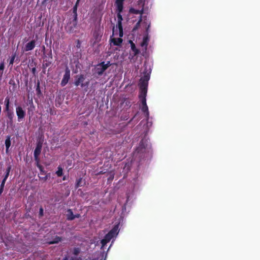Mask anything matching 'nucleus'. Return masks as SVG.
I'll return each instance as SVG.
<instances>
[{"label": "nucleus", "instance_id": "1", "mask_svg": "<svg viewBox=\"0 0 260 260\" xmlns=\"http://www.w3.org/2000/svg\"><path fill=\"white\" fill-rule=\"evenodd\" d=\"M77 17L72 16L69 18V21L65 27L66 31L70 33L74 32L77 27Z\"/></svg>", "mask_w": 260, "mask_h": 260}, {"label": "nucleus", "instance_id": "2", "mask_svg": "<svg viewBox=\"0 0 260 260\" xmlns=\"http://www.w3.org/2000/svg\"><path fill=\"white\" fill-rule=\"evenodd\" d=\"M111 65L110 61H108L106 63L104 61L98 64L95 68V72L99 76H102L104 72Z\"/></svg>", "mask_w": 260, "mask_h": 260}, {"label": "nucleus", "instance_id": "3", "mask_svg": "<svg viewBox=\"0 0 260 260\" xmlns=\"http://www.w3.org/2000/svg\"><path fill=\"white\" fill-rule=\"evenodd\" d=\"M118 225H115L104 237L108 241L110 240L118 234Z\"/></svg>", "mask_w": 260, "mask_h": 260}, {"label": "nucleus", "instance_id": "4", "mask_svg": "<svg viewBox=\"0 0 260 260\" xmlns=\"http://www.w3.org/2000/svg\"><path fill=\"white\" fill-rule=\"evenodd\" d=\"M16 113L17 116V120L18 122H21L25 118L26 112L23 108L18 106L16 107Z\"/></svg>", "mask_w": 260, "mask_h": 260}, {"label": "nucleus", "instance_id": "5", "mask_svg": "<svg viewBox=\"0 0 260 260\" xmlns=\"http://www.w3.org/2000/svg\"><path fill=\"white\" fill-rule=\"evenodd\" d=\"M71 78L70 70L67 67L65 69V73L61 81L60 85L62 87L66 86Z\"/></svg>", "mask_w": 260, "mask_h": 260}, {"label": "nucleus", "instance_id": "6", "mask_svg": "<svg viewBox=\"0 0 260 260\" xmlns=\"http://www.w3.org/2000/svg\"><path fill=\"white\" fill-rule=\"evenodd\" d=\"M42 148V142L39 141L37 143L36 147L34 150V155L35 161L40 160L39 155L41 154Z\"/></svg>", "mask_w": 260, "mask_h": 260}, {"label": "nucleus", "instance_id": "7", "mask_svg": "<svg viewBox=\"0 0 260 260\" xmlns=\"http://www.w3.org/2000/svg\"><path fill=\"white\" fill-rule=\"evenodd\" d=\"M6 116L7 118L6 122L8 126L10 127H13L14 126V112H10L5 113Z\"/></svg>", "mask_w": 260, "mask_h": 260}, {"label": "nucleus", "instance_id": "8", "mask_svg": "<svg viewBox=\"0 0 260 260\" xmlns=\"http://www.w3.org/2000/svg\"><path fill=\"white\" fill-rule=\"evenodd\" d=\"M146 149L145 147V146L144 145V143L143 141H141L138 147L136 149L135 151V154L137 156L139 155L140 156V155L143 153H145L146 152Z\"/></svg>", "mask_w": 260, "mask_h": 260}, {"label": "nucleus", "instance_id": "9", "mask_svg": "<svg viewBox=\"0 0 260 260\" xmlns=\"http://www.w3.org/2000/svg\"><path fill=\"white\" fill-rule=\"evenodd\" d=\"M150 73L147 72L144 73L143 76L140 80L139 85H146L148 86V81L150 79Z\"/></svg>", "mask_w": 260, "mask_h": 260}, {"label": "nucleus", "instance_id": "10", "mask_svg": "<svg viewBox=\"0 0 260 260\" xmlns=\"http://www.w3.org/2000/svg\"><path fill=\"white\" fill-rule=\"evenodd\" d=\"M36 46V41L35 40H32L30 42L27 43L24 47V51L27 52L33 50Z\"/></svg>", "mask_w": 260, "mask_h": 260}, {"label": "nucleus", "instance_id": "11", "mask_svg": "<svg viewBox=\"0 0 260 260\" xmlns=\"http://www.w3.org/2000/svg\"><path fill=\"white\" fill-rule=\"evenodd\" d=\"M140 87V94L139 95V99H143L144 97L146 98L147 92V87L148 86L146 85H139Z\"/></svg>", "mask_w": 260, "mask_h": 260}, {"label": "nucleus", "instance_id": "12", "mask_svg": "<svg viewBox=\"0 0 260 260\" xmlns=\"http://www.w3.org/2000/svg\"><path fill=\"white\" fill-rule=\"evenodd\" d=\"M5 108L4 109V112L7 113L13 112L12 110L10 109V97L7 96L5 99Z\"/></svg>", "mask_w": 260, "mask_h": 260}, {"label": "nucleus", "instance_id": "13", "mask_svg": "<svg viewBox=\"0 0 260 260\" xmlns=\"http://www.w3.org/2000/svg\"><path fill=\"white\" fill-rule=\"evenodd\" d=\"M85 80V76L83 74H80L76 76V79L74 82V85L76 86H81V84L83 83Z\"/></svg>", "mask_w": 260, "mask_h": 260}, {"label": "nucleus", "instance_id": "14", "mask_svg": "<svg viewBox=\"0 0 260 260\" xmlns=\"http://www.w3.org/2000/svg\"><path fill=\"white\" fill-rule=\"evenodd\" d=\"M11 136L8 135L6 137V139L5 140V146H6V153H8L9 148L11 145Z\"/></svg>", "mask_w": 260, "mask_h": 260}, {"label": "nucleus", "instance_id": "15", "mask_svg": "<svg viewBox=\"0 0 260 260\" xmlns=\"http://www.w3.org/2000/svg\"><path fill=\"white\" fill-rule=\"evenodd\" d=\"M110 41L112 43H113L114 45L119 46H120L122 44L123 40L120 38H113L110 39Z\"/></svg>", "mask_w": 260, "mask_h": 260}, {"label": "nucleus", "instance_id": "16", "mask_svg": "<svg viewBox=\"0 0 260 260\" xmlns=\"http://www.w3.org/2000/svg\"><path fill=\"white\" fill-rule=\"evenodd\" d=\"M129 43L131 44V49L134 52V56L137 55L140 53V50L136 48L135 44L132 41L129 40Z\"/></svg>", "mask_w": 260, "mask_h": 260}, {"label": "nucleus", "instance_id": "17", "mask_svg": "<svg viewBox=\"0 0 260 260\" xmlns=\"http://www.w3.org/2000/svg\"><path fill=\"white\" fill-rule=\"evenodd\" d=\"M116 11L117 12V19H118L117 22H122L123 18H122V15H121V13L123 11V6H122L121 10L118 8V6H116Z\"/></svg>", "mask_w": 260, "mask_h": 260}, {"label": "nucleus", "instance_id": "18", "mask_svg": "<svg viewBox=\"0 0 260 260\" xmlns=\"http://www.w3.org/2000/svg\"><path fill=\"white\" fill-rule=\"evenodd\" d=\"M67 214H66L67 219L68 220H73L75 219L74 214L71 209L67 210Z\"/></svg>", "mask_w": 260, "mask_h": 260}, {"label": "nucleus", "instance_id": "19", "mask_svg": "<svg viewBox=\"0 0 260 260\" xmlns=\"http://www.w3.org/2000/svg\"><path fill=\"white\" fill-rule=\"evenodd\" d=\"M61 241V238L59 236H56L54 239H53L51 241H48V243L49 244H56V243H59Z\"/></svg>", "mask_w": 260, "mask_h": 260}, {"label": "nucleus", "instance_id": "20", "mask_svg": "<svg viewBox=\"0 0 260 260\" xmlns=\"http://www.w3.org/2000/svg\"><path fill=\"white\" fill-rule=\"evenodd\" d=\"M93 36L95 39L94 43L98 42L101 40V36L97 31H94L93 34Z\"/></svg>", "mask_w": 260, "mask_h": 260}, {"label": "nucleus", "instance_id": "21", "mask_svg": "<svg viewBox=\"0 0 260 260\" xmlns=\"http://www.w3.org/2000/svg\"><path fill=\"white\" fill-rule=\"evenodd\" d=\"M79 3V2L77 1L75 5L73 7V15H72V16L77 17V8H78V6Z\"/></svg>", "mask_w": 260, "mask_h": 260}, {"label": "nucleus", "instance_id": "22", "mask_svg": "<svg viewBox=\"0 0 260 260\" xmlns=\"http://www.w3.org/2000/svg\"><path fill=\"white\" fill-rule=\"evenodd\" d=\"M11 169H12V166H11V165H9L6 170V172L5 173V175L4 176V178H5L7 179H8V178L9 176V174H10V172L11 170Z\"/></svg>", "mask_w": 260, "mask_h": 260}, {"label": "nucleus", "instance_id": "23", "mask_svg": "<svg viewBox=\"0 0 260 260\" xmlns=\"http://www.w3.org/2000/svg\"><path fill=\"white\" fill-rule=\"evenodd\" d=\"M129 12L135 14H141L142 15L143 13V10H139L135 9L134 8H131L129 10Z\"/></svg>", "mask_w": 260, "mask_h": 260}, {"label": "nucleus", "instance_id": "24", "mask_svg": "<svg viewBox=\"0 0 260 260\" xmlns=\"http://www.w3.org/2000/svg\"><path fill=\"white\" fill-rule=\"evenodd\" d=\"M125 0H116L115 5V6H118V8L121 10L122 6H123V3Z\"/></svg>", "mask_w": 260, "mask_h": 260}, {"label": "nucleus", "instance_id": "25", "mask_svg": "<svg viewBox=\"0 0 260 260\" xmlns=\"http://www.w3.org/2000/svg\"><path fill=\"white\" fill-rule=\"evenodd\" d=\"M141 110L143 113L146 114V117H148L149 116L148 107L147 105L142 106Z\"/></svg>", "mask_w": 260, "mask_h": 260}, {"label": "nucleus", "instance_id": "26", "mask_svg": "<svg viewBox=\"0 0 260 260\" xmlns=\"http://www.w3.org/2000/svg\"><path fill=\"white\" fill-rule=\"evenodd\" d=\"M40 85V81H38L37 82V87H36V92H37V94L38 95H39L41 94V91Z\"/></svg>", "mask_w": 260, "mask_h": 260}, {"label": "nucleus", "instance_id": "27", "mask_svg": "<svg viewBox=\"0 0 260 260\" xmlns=\"http://www.w3.org/2000/svg\"><path fill=\"white\" fill-rule=\"evenodd\" d=\"M16 53L15 52L14 53H13L12 55V56H11V58L9 61V64L10 65H12L14 62V60L16 58Z\"/></svg>", "mask_w": 260, "mask_h": 260}, {"label": "nucleus", "instance_id": "28", "mask_svg": "<svg viewBox=\"0 0 260 260\" xmlns=\"http://www.w3.org/2000/svg\"><path fill=\"white\" fill-rule=\"evenodd\" d=\"M56 175L58 177H61L63 174V171L61 167H59L58 168V170L56 172Z\"/></svg>", "mask_w": 260, "mask_h": 260}, {"label": "nucleus", "instance_id": "29", "mask_svg": "<svg viewBox=\"0 0 260 260\" xmlns=\"http://www.w3.org/2000/svg\"><path fill=\"white\" fill-rule=\"evenodd\" d=\"M148 39L147 37H144L143 39V42L141 43L142 46H147L148 45Z\"/></svg>", "mask_w": 260, "mask_h": 260}, {"label": "nucleus", "instance_id": "30", "mask_svg": "<svg viewBox=\"0 0 260 260\" xmlns=\"http://www.w3.org/2000/svg\"><path fill=\"white\" fill-rule=\"evenodd\" d=\"M110 241H108V240H107L106 238H104L101 241V243L102 244V248L104 247L108 242Z\"/></svg>", "mask_w": 260, "mask_h": 260}, {"label": "nucleus", "instance_id": "31", "mask_svg": "<svg viewBox=\"0 0 260 260\" xmlns=\"http://www.w3.org/2000/svg\"><path fill=\"white\" fill-rule=\"evenodd\" d=\"M39 161L40 160L36 161V166L39 168L41 172H42L43 171L44 168L40 164Z\"/></svg>", "mask_w": 260, "mask_h": 260}, {"label": "nucleus", "instance_id": "32", "mask_svg": "<svg viewBox=\"0 0 260 260\" xmlns=\"http://www.w3.org/2000/svg\"><path fill=\"white\" fill-rule=\"evenodd\" d=\"M46 62L44 63L43 64V67L44 68H47V67H49V66H50V64L52 63V61L51 60L47 61V60H46Z\"/></svg>", "mask_w": 260, "mask_h": 260}, {"label": "nucleus", "instance_id": "33", "mask_svg": "<svg viewBox=\"0 0 260 260\" xmlns=\"http://www.w3.org/2000/svg\"><path fill=\"white\" fill-rule=\"evenodd\" d=\"M80 250L79 248H74L73 249V254L75 255H77L80 253Z\"/></svg>", "mask_w": 260, "mask_h": 260}, {"label": "nucleus", "instance_id": "34", "mask_svg": "<svg viewBox=\"0 0 260 260\" xmlns=\"http://www.w3.org/2000/svg\"><path fill=\"white\" fill-rule=\"evenodd\" d=\"M44 215V209L42 207H41L39 209V216L41 217Z\"/></svg>", "mask_w": 260, "mask_h": 260}, {"label": "nucleus", "instance_id": "35", "mask_svg": "<svg viewBox=\"0 0 260 260\" xmlns=\"http://www.w3.org/2000/svg\"><path fill=\"white\" fill-rule=\"evenodd\" d=\"M140 101H141L142 106H144L147 105L146 104V99L144 97L143 99H140Z\"/></svg>", "mask_w": 260, "mask_h": 260}, {"label": "nucleus", "instance_id": "36", "mask_svg": "<svg viewBox=\"0 0 260 260\" xmlns=\"http://www.w3.org/2000/svg\"><path fill=\"white\" fill-rule=\"evenodd\" d=\"M116 27L118 28L119 31L123 30L122 22H117Z\"/></svg>", "mask_w": 260, "mask_h": 260}, {"label": "nucleus", "instance_id": "37", "mask_svg": "<svg viewBox=\"0 0 260 260\" xmlns=\"http://www.w3.org/2000/svg\"><path fill=\"white\" fill-rule=\"evenodd\" d=\"M81 182V179H79L76 183L75 187L76 188H78L79 186H80V183Z\"/></svg>", "mask_w": 260, "mask_h": 260}, {"label": "nucleus", "instance_id": "38", "mask_svg": "<svg viewBox=\"0 0 260 260\" xmlns=\"http://www.w3.org/2000/svg\"><path fill=\"white\" fill-rule=\"evenodd\" d=\"M89 81H87L85 83H81V87H87L89 85Z\"/></svg>", "mask_w": 260, "mask_h": 260}, {"label": "nucleus", "instance_id": "39", "mask_svg": "<svg viewBox=\"0 0 260 260\" xmlns=\"http://www.w3.org/2000/svg\"><path fill=\"white\" fill-rule=\"evenodd\" d=\"M6 181H7V179H5V178H3V180H2V181L1 182V184L0 185V186L1 187L2 186V187H4Z\"/></svg>", "mask_w": 260, "mask_h": 260}, {"label": "nucleus", "instance_id": "40", "mask_svg": "<svg viewBox=\"0 0 260 260\" xmlns=\"http://www.w3.org/2000/svg\"><path fill=\"white\" fill-rule=\"evenodd\" d=\"M58 0H44L43 2H42V4H44L45 3H52V2H56Z\"/></svg>", "mask_w": 260, "mask_h": 260}, {"label": "nucleus", "instance_id": "41", "mask_svg": "<svg viewBox=\"0 0 260 260\" xmlns=\"http://www.w3.org/2000/svg\"><path fill=\"white\" fill-rule=\"evenodd\" d=\"M76 47L80 48L81 47V42L80 40H78L76 42Z\"/></svg>", "mask_w": 260, "mask_h": 260}, {"label": "nucleus", "instance_id": "42", "mask_svg": "<svg viewBox=\"0 0 260 260\" xmlns=\"http://www.w3.org/2000/svg\"><path fill=\"white\" fill-rule=\"evenodd\" d=\"M123 30H119V36L120 37V38L123 37Z\"/></svg>", "mask_w": 260, "mask_h": 260}, {"label": "nucleus", "instance_id": "43", "mask_svg": "<svg viewBox=\"0 0 260 260\" xmlns=\"http://www.w3.org/2000/svg\"><path fill=\"white\" fill-rule=\"evenodd\" d=\"M36 71H36V68H32V69H31V72H32V73L34 75H36Z\"/></svg>", "mask_w": 260, "mask_h": 260}, {"label": "nucleus", "instance_id": "44", "mask_svg": "<svg viewBox=\"0 0 260 260\" xmlns=\"http://www.w3.org/2000/svg\"><path fill=\"white\" fill-rule=\"evenodd\" d=\"M114 178V174H112L110 177H109V178L108 179V180H113Z\"/></svg>", "mask_w": 260, "mask_h": 260}, {"label": "nucleus", "instance_id": "45", "mask_svg": "<svg viewBox=\"0 0 260 260\" xmlns=\"http://www.w3.org/2000/svg\"><path fill=\"white\" fill-rule=\"evenodd\" d=\"M80 216V215L79 214L74 215L75 218H79Z\"/></svg>", "mask_w": 260, "mask_h": 260}, {"label": "nucleus", "instance_id": "46", "mask_svg": "<svg viewBox=\"0 0 260 260\" xmlns=\"http://www.w3.org/2000/svg\"><path fill=\"white\" fill-rule=\"evenodd\" d=\"M62 260H68V256H66Z\"/></svg>", "mask_w": 260, "mask_h": 260}, {"label": "nucleus", "instance_id": "47", "mask_svg": "<svg viewBox=\"0 0 260 260\" xmlns=\"http://www.w3.org/2000/svg\"><path fill=\"white\" fill-rule=\"evenodd\" d=\"M51 59L52 58L51 51L50 52Z\"/></svg>", "mask_w": 260, "mask_h": 260}, {"label": "nucleus", "instance_id": "48", "mask_svg": "<svg viewBox=\"0 0 260 260\" xmlns=\"http://www.w3.org/2000/svg\"><path fill=\"white\" fill-rule=\"evenodd\" d=\"M141 21V16L140 17V20H139V23Z\"/></svg>", "mask_w": 260, "mask_h": 260}, {"label": "nucleus", "instance_id": "49", "mask_svg": "<svg viewBox=\"0 0 260 260\" xmlns=\"http://www.w3.org/2000/svg\"><path fill=\"white\" fill-rule=\"evenodd\" d=\"M77 1H78V2H80V0H77Z\"/></svg>", "mask_w": 260, "mask_h": 260}, {"label": "nucleus", "instance_id": "50", "mask_svg": "<svg viewBox=\"0 0 260 260\" xmlns=\"http://www.w3.org/2000/svg\"><path fill=\"white\" fill-rule=\"evenodd\" d=\"M100 260H103V259H100ZM104 260H105V259H104Z\"/></svg>", "mask_w": 260, "mask_h": 260}]
</instances>
